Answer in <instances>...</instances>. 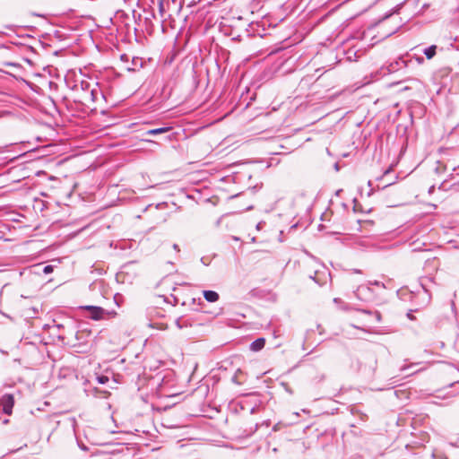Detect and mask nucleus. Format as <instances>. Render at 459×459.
<instances>
[{
	"label": "nucleus",
	"instance_id": "nucleus-10",
	"mask_svg": "<svg viewBox=\"0 0 459 459\" xmlns=\"http://www.w3.org/2000/svg\"><path fill=\"white\" fill-rule=\"evenodd\" d=\"M439 188H442L444 190H448L449 189V190H452L454 192H459V180L454 182L453 184H451L448 188H446V182H443Z\"/></svg>",
	"mask_w": 459,
	"mask_h": 459
},
{
	"label": "nucleus",
	"instance_id": "nucleus-11",
	"mask_svg": "<svg viewBox=\"0 0 459 459\" xmlns=\"http://www.w3.org/2000/svg\"><path fill=\"white\" fill-rule=\"evenodd\" d=\"M176 325L179 328V329H182L184 327H187L188 325H190L188 323H187V320L184 319V318H178L176 320Z\"/></svg>",
	"mask_w": 459,
	"mask_h": 459
},
{
	"label": "nucleus",
	"instance_id": "nucleus-12",
	"mask_svg": "<svg viewBox=\"0 0 459 459\" xmlns=\"http://www.w3.org/2000/svg\"><path fill=\"white\" fill-rule=\"evenodd\" d=\"M81 0H71V4L72 6H67V10L71 13L74 12L75 11V7L78 6V4ZM63 2H69V0H63Z\"/></svg>",
	"mask_w": 459,
	"mask_h": 459
},
{
	"label": "nucleus",
	"instance_id": "nucleus-3",
	"mask_svg": "<svg viewBox=\"0 0 459 459\" xmlns=\"http://www.w3.org/2000/svg\"><path fill=\"white\" fill-rule=\"evenodd\" d=\"M78 23H79V21L76 17H72V18L67 19V17L65 16V13H63L62 15H59V22H58L59 30L65 29L67 30H74L77 29ZM61 38H62V34L59 31V39Z\"/></svg>",
	"mask_w": 459,
	"mask_h": 459
},
{
	"label": "nucleus",
	"instance_id": "nucleus-17",
	"mask_svg": "<svg viewBox=\"0 0 459 459\" xmlns=\"http://www.w3.org/2000/svg\"><path fill=\"white\" fill-rule=\"evenodd\" d=\"M285 427H286V425H284V424H282V423L279 422V423L275 424V425L273 427V431H279V430L282 429V428H285Z\"/></svg>",
	"mask_w": 459,
	"mask_h": 459
},
{
	"label": "nucleus",
	"instance_id": "nucleus-34",
	"mask_svg": "<svg viewBox=\"0 0 459 459\" xmlns=\"http://www.w3.org/2000/svg\"><path fill=\"white\" fill-rule=\"evenodd\" d=\"M58 30H55V35H57Z\"/></svg>",
	"mask_w": 459,
	"mask_h": 459
},
{
	"label": "nucleus",
	"instance_id": "nucleus-20",
	"mask_svg": "<svg viewBox=\"0 0 459 459\" xmlns=\"http://www.w3.org/2000/svg\"><path fill=\"white\" fill-rule=\"evenodd\" d=\"M397 178V176L394 177V179L392 181H386V183L382 186V188H385L393 184H394L395 179Z\"/></svg>",
	"mask_w": 459,
	"mask_h": 459
},
{
	"label": "nucleus",
	"instance_id": "nucleus-33",
	"mask_svg": "<svg viewBox=\"0 0 459 459\" xmlns=\"http://www.w3.org/2000/svg\"><path fill=\"white\" fill-rule=\"evenodd\" d=\"M54 55L57 56V50L54 51Z\"/></svg>",
	"mask_w": 459,
	"mask_h": 459
},
{
	"label": "nucleus",
	"instance_id": "nucleus-18",
	"mask_svg": "<svg viewBox=\"0 0 459 459\" xmlns=\"http://www.w3.org/2000/svg\"><path fill=\"white\" fill-rule=\"evenodd\" d=\"M391 172H392V168H389L388 169H386L384 172L383 176L379 178V180H383V179L386 178L391 174Z\"/></svg>",
	"mask_w": 459,
	"mask_h": 459
},
{
	"label": "nucleus",
	"instance_id": "nucleus-14",
	"mask_svg": "<svg viewBox=\"0 0 459 459\" xmlns=\"http://www.w3.org/2000/svg\"><path fill=\"white\" fill-rule=\"evenodd\" d=\"M97 381L99 384L105 385L109 381V378L107 376H98Z\"/></svg>",
	"mask_w": 459,
	"mask_h": 459
},
{
	"label": "nucleus",
	"instance_id": "nucleus-7",
	"mask_svg": "<svg viewBox=\"0 0 459 459\" xmlns=\"http://www.w3.org/2000/svg\"><path fill=\"white\" fill-rule=\"evenodd\" d=\"M204 297L208 302H216L220 298L214 290H204Z\"/></svg>",
	"mask_w": 459,
	"mask_h": 459
},
{
	"label": "nucleus",
	"instance_id": "nucleus-19",
	"mask_svg": "<svg viewBox=\"0 0 459 459\" xmlns=\"http://www.w3.org/2000/svg\"><path fill=\"white\" fill-rule=\"evenodd\" d=\"M133 64L136 66V65H140L142 66L143 65V61H142V58H139V57H135L133 59Z\"/></svg>",
	"mask_w": 459,
	"mask_h": 459
},
{
	"label": "nucleus",
	"instance_id": "nucleus-31",
	"mask_svg": "<svg viewBox=\"0 0 459 459\" xmlns=\"http://www.w3.org/2000/svg\"><path fill=\"white\" fill-rule=\"evenodd\" d=\"M68 160V158H64V160H59V164H60V163H62V162H64V161H65V160Z\"/></svg>",
	"mask_w": 459,
	"mask_h": 459
},
{
	"label": "nucleus",
	"instance_id": "nucleus-13",
	"mask_svg": "<svg viewBox=\"0 0 459 459\" xmlns=\"http://www.w3.org/2000/svg\"><path fill=\"white\" fill-rule=\"evenodd\" d=\"M241 373H242V371L240 369H238L235 372L234 376L232 377L231 381L237 385H241L242 382L238 379V375Z\"/></svg>",
	"mask_w": 459,
	"mask_h": 459
},
{
	"label": "nucleus",
	"instance_id": "nucleus-26",
	"mask_svg": "<svg viewBox=\"0 0 459 459\" xmlns=\"http://www.w3.org/2000/svg\"><path fill=\"white\" fill-rule=\"evenodd\" d=\"M359 311H360L361 313L367 314V315L372 314V312L370 310H367V309H359Z\"/></svg>",
	"mask_w": 459,
	"mask_h": 459
},
{
	"label": "nucleus",
	"instance_id": "nucleus-4",
	"mask_svg": "<svg viewBox=\"0 0 459 459\" xmlns=\"http://www.w3.org/2000/svg\"><path fill=\"white\" fill-rule=\"evenodd\" d=\"M83 309L88 311V316L93 320L102 319L106 314V311L102 307L97 306H85Z\"/></svg>",
	"mask_w": 459,
	"mask_h": 459
},
{
	"label": "nucleus",
	"instance_id": "nucleus-32",
	"mask_svg": "<svg viewBox=\"0 0 459 459\" xmlns=\"http://www.w3.org/2000/svg\"><path fill=\"white\" fill-rule=\"evenodd\" d=\"M256 228H257L258 230H260V228H261V223H258V224H257V226H256Z\"/></svg>",
	"mask_w": 459,
	"mask_h": 459
},
{
	"label": "nucleus",
	"instance_id": "nucleus-29",
	"mask_svg": "<svg viewBox=\"0 0 459 459\" xmlns=\"http://www.w3.org/2000/svg\"><path fill=\"white\" fill-rule=\"evenodd\" d=\"M417 60L420 64L424 62V58L423 57H419Z\"/></svg>",
	"mask_w": 459,
	"mask_h": 459
},
{
	"label": "nucleus",
	"instance_id": "nucleus-15",
	"mask_svg": "<svg viewBox=\"0 0 459 459\" xmlns=\"http://www.w3.org/2000/svg\"><path fill=\"white\" fill-rule=\"evenodd\" d=\"M53 271H54V266H53V265H50V264H48V265H45V266H43V268H42V272H43V273H45V274H48V273H52Z\"/></svg>",
	"mask_w": 459,
	"mask_h": 459
},
{
	"label": "nucleus",
	"instance_id": "nucleus-16",
	"mask_svg": "<svg viewBox=\"0 0 459 459\" xmlns=\"http://www.w3.org/2000/svg\"><path fill=\"white\" fill-rule=\"evenodd\" d=\"M369 290L368 287H363V286H359L356 291H354V294L359 299L360 298V294L364 291V290Z\"/></svg>",
	"mask_w": 459,
	"mask_h": 459
},
{
	"label": "nucleus",
	"instance_id": "nucleus-22",
	"mask_svg": "<svg viewBox=\"0 0 459 459\" xmlns=\"http://www.w3.org/2000/svg\"><path fill=\"white\" fill-rule=\"evenodd\" d=\"M159 10H160V12L161 15H163L164 7H163L162 0H161V1H160V3H159Z\"/></svg>",
	"mask_w": 459,
	"mask_h": 459
},
{
	"label": "nucleus",
	"instance_id": "nucleus-30",
	"mask_svg": "<svg viewBox=\"0 0 459 459\" xmlns=\"http://www.w3.org/2000/svg\"><path fill=\"white\" fill-rule=\"evenodd\" d=\"M350 53H351V52L349 51V52H348V56H347V58H348L349 60H352V56L350 55Z\"/></svg>",
	"mask_w": 459,
	"mask_h": 459
},
{
	"label": "nucleus",
	"instance_id": "nucleus-25",
	"mask_svg": "<svg viewBox=\"0 0 459 459\" xmlns=\"http://www.w3.org/2000/svg\"><path fill=\"white\" fill-rule=\"evenodd\" d=\"M412 312H413V311H412V310H411V311L407 314V317H408L409 319H411V320H414V318H415V317L413 316V315H412Z\"/></svg>",
	"mask_w": 459,
	"mask_h": 459
},
{
	"label": "nucleus",
	"instance_id": "nucleus-8",
	"mask_svg": "<svg viewBox=\"0 0 459 459\" xmlns=\"http://www.w3.org/2000/svg\"><path fill=\"white\" fill-rule=\"evenodd\" d=\"M436 50H437V46L436 45H431L429 48H425L423 50V53H424V55L426 56V57L428 59H431V58H433L435 56Z\"/></svg>",
	"mask_w": 459,
	"mask_h": 459
},
{
	"label": "nucleus",
	"instance_id": "nucleus-9",
	"mask_svg": "<svg viewBox=\"0 0 459 459\" xmlns=\"http://www.w3.org/2000/svg\"><path fill=\"white\" fill-rule=\"evenodd\" d=\"M169 130V127H159V128L148 130L146 132V134L155 135V134H160L166 133Z\"/></svg>",
	"mask_w": 459,
	"mask_h": 459
},
{
	"label": "nucleus",
	"instance_id": "nucleus-21",
	"mask_svg": "<svg viewBox=\"0 0 459 459\" xmlns=\"http://www.w3.org/2000/svg\"><path fill=\"white\" fill-rule=\"evenodd\" d=\"M369 283H370L371 285L381 286V287L385 288V284H384V283H381L380 281H370Z\"/></svg>",
	"mask_w": 459,
	"mask_h": 459
},
{
	"label": "nucleus",
	"instance_id": "nucleus-23",
	"mask_svg": "<svg viewBox=\"0 0 459 459\" xmlns=\"http://www.w3.org/2000/svg\"><path fill=\"white\" fill-rule=\"evenodd\" d=\"M374 315H375V316H376V318H377V322H380V320H381V315H380V313H379L378 311H375V312H374Z\"/></svg>",
	"mask_w": 459,
	"mask_h": 459
},
{
	"label": "nucleus",
	"instance_id": "nucleus-24",
	"mask_svg": "<svg viewBox=\"0 0 459 459\" xmlns=\"http://www.w3.org/2000/svg\"><path fill=\"white\" fill-rule=\"evenodd\" d=\"M65 144L63 143V139H59V143H58V146H59V152H62L64 149H62L61 147L62 146H65Z\"/></svg>",
	"mask_w": 459,
	"mask_h": 459
},
{
	"label": "nucleus",
	"instance_id": "nucleus-1",
	"mask_svg": "<svg viewBox=\"0 0 459 459\" xmlns=\"http://www.w3.org/2000/svg\"><path fill=\"white\" fill-rule=\"evenodd\" d=\"M98 84L94 83V87H91V83L87 81L81 80L79 82V90L73 91L70 96L65 95L62 101H59V135L61 134H66L65 131L61 132L60 127L66 126V122H72L71 117L76 116V112L79 110V104L85 103L88 101H96L99 95L101 93L100 89L97 87Z\"/></svg>",
	"mask_w": 459,
	"mask_h": 459
},
{
	"label": "nucleus",
	"instance_id": "nucleus-27",
	"mask_svg": "<svg viewBox=\"0 0 459 459\" xmlns=\"http://www.w3.org/2000/svg\"><path fill=\"white\" fill-rule=\"evenodd\" d=\"M172 247H173V249H174L175 251H177V252H179V251H180V248H179V247H178V244H173Z\"/></svg>",
	"mask_w": 459,
	"mask_h": 459
},
{
	"label": "nucleus",
	"instance_id": "nucleus-2",
	"mask_svg": "<svg viewBox=\"0 0 459 459\" xmlns=\"http://www.w3.org/2000/svg\"><path fill=\"white\" fill-rule=\"evenodd\" d=\"M81 80L82 74H78L74 70L67 71L64 78L65 87L71 91L79 90V82Z\"/></svg>",
	"mask_w": 459,
	"mask_h": 459
},
{
	"label": "nucleus",
	"instance_id": "nucleus-6",
	"mask_svg": "<svg viewBox=\"0 0 459 459\" xmlns=\"http://www.w3.org/2000/svg\"><path fill=\"white\" fill-rule=\"evenodd\" d=\"M265 344V339L264 338H257L254 342L250 343V350L252 351H261Z\"/></svg>",
	"mask_w": 459,
	"mask_h": 459
},
{
	"label": "nucleus",
	"instance_id": "nucleus-28",
	"mask_svg": "<svg viewBox=\"0 0 459 459\" xmlns=\"http://www.w3.org/2000/svg\"><path fill=\"white\" fill-rule=\"evenodd\" d=\"M255 410H256V408L255 406L252 407L251 410H250V413L254 414L255 412Z\"/></svg>",
	"mask_w": 459,
	"mask_h": 459
},
{
	"label": "nucleus",
	"instance_id": "nucleus-5",
	"mask_svg": "<svg viewBox=\"0 0 459 459\" xmlns=\"http://www.w3.org/2000/svg\"><path fill=\"white\" fill-rule=\"evenodd\" d=\"M0 403L3 407L4 413L10 415L12 413L13 407L14 405L13 396L9 394H4L1 398Z\"/></svg>",
	"mask_w": 459,
	"mask_h": 459
}]
</instances>
